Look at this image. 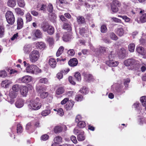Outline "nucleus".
Returning <instances> with one entry per match:
<instances>
[{
  "label": "nucleus",
  "instance_id": "f257e3e1",
  "mask_svg": "<svg viewBox=\"0 0 146 146\" xmlns=\"http://www.w3.org/2000/svg\"><path fill=\"white\" fill-rule=\"evenodd\" d=\"M40 99L38 97L31 99L28 105L29 108L32 110H37L40 108L42 104L39 102Z\"/></svg>",
  "mask_w": 146,
  "mask_h": 146
},
{
  "label": "nucleus",
  "instance_id": "f03ea898",
  "mask_svg": "<svg viewBox=\"0 0 146 146\" xmlns=\"http://www.w3.org/2000/svg\"><path fill=\"white\" fill-rule=\"evenodd\" d=\"M40 56L39 51L36 50H33L29 54V58L30 61L35 63L37 61Z\"/></svg>",
  "mask_w": 146,
  "mask_h": 146
},
{
  "label": "nucleus",
  "instance_id": "7ed1b4c3",
  "mask_svg": "<svg viewBox=\"0 0 146 146\" xmlns=\"http://www.w3.org/2000/svg\"><path fill=\"white\" fill-rule=\"evenodd\" d=\"M113 52H111L108 56V60L106 61V64L109 66H116L118 64V62L117 61L113 60L114 56Z\"/></svg>",
  "mask_w": 146,
  "mask_h": 146
},
{
  "label": "nucleus",
  "instance_id": "20e7f679",
  "mask_svg": "<svg viewBox=\"0 0 146 146\" xmlns=\"http://www.w3.org/2000/svg\"><path fill=\"white\" fill-rule=\"evenodd\" d=\"M5 17L7 23L10 25H13L15 21V17L13 13L9 11L5 13Z\"/></svg>",
  "mask_w": 146,
  "mask_h": 146
},
{
  "label": "nucleus",
  "instance_id": "39448f33",
  "mask_svg": "<svg viewBox=\"0 0 146 146\" xmlns=\"http://www.w3.org/2000/svg\"><path fill=\"white\" fill-rule=\"evenodd\" d=\"M121 5V3L117 0H113L111 4V10L114 13L117 12L119 10L118 7Z\"/></svg>",
  "mask_w": 146,
  "mask_h": 146
},
{
  "label": "nucleus",
  "instance_id": "423d86ee",
  "mask_svg": "<svg viewBox=\"0 0 146 146\" xmlns=\"http://www.w3.org/2000/svg\"><path fill=\"white\" fill-rule=\"evenodd\" d=\"M124 64L126 66H129L136 65L139 64L137 61L133 58L128 59L124 61Z\"/></svg>",
  "mask_w": 146,
  "mask_h": 146
},
{
  "label": "nucleus",
  "instance_id": "0eeeda50",
  "mask_svg": "<svg viewBox=\"0 0 146 146\" xmlns=\"http://www.w3.org/2000/svg\"><path fill=\"white\" fill-rule=\"evenodd\" d=\"M91 49L94 52H95L96 54H98L100 53L102 54H104L105 53L106 51V48L101 46L99 48V50L98 49H96L93 47L91 48Z\"/></svg>",
  "mask_w": 146,
  "mask_h": 146
},
{
  "label": "nucleus",
  "instance_id": "6e6552de",
  "mask_svg": "<svg viewBox=\"0 0 146 146\" xmlns=\"http://www.w3.org/2000/svg\"><path fill=\"white\" fill-rule=\"evenodd\" d=\"M17 95V94L15 92L11 91L9 94V98L8 99L9 102L11 104H13L15 102L14 99L16 97Z\"/></svg>",
  "mask_w": 146,
  "mask_h": 146
},
{
  "label": "nucleus",
  "instance_id": "1a4fd4ad",
  "mask_svg": "<svg viewBox=\"0 0 146 146\" xmlns=\"http://www.w3.org/2000/svg\"><path fill=\"white\" fill-rule=\"evenodd\" d=\"M83 75L84 76V79L85 81L90 82L93 81L94 78L91 74L84 72L83 74Z\"/></svg>",
  "mask_w": 146,
  "mask_h": 146
},
{
  "label": "nucleus",
  "instance_id": "9d476101",
  "mask_svg": "<svg viewBox=\"0 0 146 146\" xmlns=\"http://www.w3.org/2000/svg\"><path fill=\"white\" fill-rule=\"evenodd\" d=\"M20 91L21 95L23 96L26 97L28 92V88L25 86H22L20 88Z\"/></svg>",
  "mask_w": 146,
  "mask_h": 146
},
{
  "label": "nucleus",
  "instance_id": "9b49d317",
  "mask_svg": "<svg viewBox=\"0 0 146 146\" xmlns=\"http://www.w3.org/2000/svg\"><path fill=\"white\" fill-rule=\"evenodd\" d=\"M20 79L22 82L23 83H29L31 81L32 77L30 76L26 75Z\"/></svg>",
  "mask_w": 146,
  "mask_h": 146
},
{
  "label": "nucleus",
  "instance_id": "f8f14e48",
  "mask_svg": "<svg viewBox=\"0 0 146 146\" xmlns=\"http://www.w3.org/2000/svg\"><path fill=\"white\" fill-rule=\"evenodd\" d=\"M35 65H30L28 64L26 68V72L27 73L34 74V66Z\"/></svg>",
  "mask_w": 146,
  "mask_h": 146
},
{
  "label": "nucleus",
  "instance_id": "ddd939ff",
  "mask_svg": "<svg viewBox=\"0 0 146 146\" xmlns=\"http://www.w3.org/2000/svg\"><path fill=\"white\" fill-rule=\"evenodd\" d=\"M24 104L23 100L21 99H17L15 103V106L18 108L22 107L23 106Z\"/></svg>",
  "mask_w": 146,
  "mask_h": 146
},
{
  "label": "nucleus",
  "instance_id": "4468645a",
  "mask_svg": "<svg viewBox=\"0 0 146 146\" xmlns=\"http://www.w3.org/2000/svg\"><path fill=\"white\" fill-rule=\"evenodd\" d=\"M72 38L71 35L69 33H65L62 37L63 41L65 42L69 41Z\"/></svg>",
  "mask_w": 146,
  "mask_h": 146
},
{
  "label": "nucleus",
  "instance_id": "2eb2a0df",
  "mask_svg": "<svg viewBox=\"0 0 146 146\" xmlns=\"http://www.w3.org/2000/svg\"><path fill=\"white\" fill-rule=\"evenodd\" d=\"M69 65L71 66H76L78 63L77 60L75 58L70 59L68 62Z\"/></svg>",
  "mask_w": 146,
  "mask_h": 146
},
{
  "label": "nucleus",
  "instance_id": "dca6fc26",
  "mask_svg": "<svg viewBox=\"0 0 146 146\" xmlns=\"http://www.w3.org/2000/svg\"><path fill=\"white\" fill-rule=\"evenodd\" d=\"M74 104V102L72 101V100H70L66 104V106L65 109L67 110H71Z\"/></svg>",
  "mask_w": 146,
  "mask_h": 146
},
{
  "label": "nucleus",
  "instance_id": "f3484780",
  "mask_svg": "<svg viewBox=\"0 0 146 146\" xmlns=\"http://www.w3.org/2000/svg\"><path fill=\"white\" fill-rule=\"evenodd\" d=\"M17 29H20L23 27V19L21 17L18 18L17 20Z\"/></svg>",
  "mask_w": 146,
  "mask_h": 146
},
{
  "label": "nucleus",
  "instance_id": "a211bd4d",
  "mask_svg": "<svg viewBox=\"0 0 146 146\" xmlns=\"http://www.w3.org/2000/svg\"><path fill=\"white\" fill-rule=\"evenodd\" d=\"M78 140L79 141H82L85 139V136L84 135V132L83 131H80L78 135L77 136Z\"/></svg>",
  "mask_w": 146,
  "mask_h": 146
},
{
  "label": "nucleus",
  "instance_id": "6ab92c4d",
  "mask_svg": "<svg viewBox=\"0 0 146 146\" xmlns=\"http://www.w3.org/2000/svg\"><path fill=\"white\" fill-rule=\"evenodd\" d=\"M136 50L138 53L142 55L146 54V51L144 50V48L142 47H137Z\"/></svg>",
  "mask_w": 146,
  "mask_h": 146
},
{
  "label": "nucleus",
  "instance_id": "aec40b11",
  "mask_svg": "<svg viewBox=\"0 0 146 146\" xmlns=\"http://www.w3.org/2000/svg\"><path fill=\"white\" fill-rule=\"evenodd\" d=\"M88 32V29L87 28H82L80 29L79 33L82 36H87Z\"/></svg>",
  "mask_w": 146,
  "mask_h": 146
},
{
  "label": "nucleus",
  "instance_id": "412c9836",
  "mask_svg": "<svg viewBox=\"0 0 146 146\" xmlns=\"http://www.w3.org/2000/svg\"><path fill=\"white\" fill-rule=\"evenodd\" d=\"M35 46L37 49L43 50L45 47V44L43 42H38L35 43Z\"/></svg>",
  "mask_w": 146,
  "mask_h": 146
},
{
  "label": "nucleus",
  "instance_id": "4be33fe9",
  "mask_svg": "<svg viewBox=\"0 0 146 146\" xmlns=\"http://www.w3.org/2000/svg\"><path fill=\"white\" fill-rule=\"evenodd\" d=\"M12 82L11 81L6 80L3 81L1 83V86L5 88H7L9 86L12 84Z\"/></svg>",
  "mask_w": 146,
  "mask_h": 146
},
{
  "label": "nucleus",
  "instance_id": "5701e85b",
  "mask_svg": "<svg viewBox=\"0 0 146 146\" xmlns=\"http://www.w3.org/2000/svg\"><path fill=\"white\" fill-rule=\"evenodd\" d=\"M32 48L30 44L25 45L24 46L23 49L24 52L25 54H29Z\"/></svg>",
  "mask_w": 146,
  "mask_h": 146
},
{
  "label": "nucleus",
  "instance_id": "b1692460",
  "mask_svg": "<svg viewBox=\"0 0 146 146\" xmlns=\"http://www.w3.org/2000/svg\"><path fill=\"white\" fill-rule=\"evenodd\" d=\"M36 90L37 92L40 94L42 92L45 91L46 90V88L43 86L37 85L36 86Z\"/></svg>",
  "mask_w": 146,
  "mask_h": 146
},
{
  "label": "nucleus",
  "instance_id": "393cba45",
  "mask_svg": "<svg viewBox=\"0 0 146 146\" xmlns=\"http://www.w3.org/2000/svg\"><path fill=\"white\" fill-rule=\"evenodd\" d=\"M139 103L138 102H136L133 105V107L135 108H136V109L137 110H140L139 111H138V112H139V114H143L144 113L142 109L140 108V107L139 108Z\"/></svg>",
  "mask_w": 146,
  "mask_h": 146
},
{
  "label": "nucleus",
  "instance_id": "a878e982",
  "mask_svg": "<svg viewBox=\"0 0 146 146\" xmlns=\"http://www.w3.org/2000/svg\"><path fill=\"white\" fill-rule=\"evenodd\" d=\"M49 64L52 67L54 68L56 66V62L53 58H50L49 60Z\"/></svg>",
  "mask_w": 146,
  "mask_h": 146
},
{
  "label": "nucleus",
  "instance_id": "bb28decb",
  "mask_svg": "<svg viewBox=\"0 0 146 146\" xmlns=\"http://www.w3.org/2000/svg\"><path fill=\"white\" fill-rule=\"evenodd\" d=\"M18 6L20 7L23 8L25 5V3L24 0H16Z\"/></svg>",
  "mask_w": 146,
  "mask_h": 146
},
{
  "label": "nucleus",
  "instance_id": "cd10ccee",
  "mask_svg": "<svg viewBox=\"0 0 146 146\" xmlns=\"http://www.w3.org/2000/svg\"><path fill=\"white\" fill-rule=\"evenodd\" d=\"M117 34L119 36H123L124 32L123 29L122 28H118L117 30Z\"/></svg>",
  "mask_w": 146,
  "mask_h": 146
},
{
  "label": "nucleus",
  "instance_id": "c85d7f7f",
  "mask_svg": "<svg viewBox=\"0 0 146 146\" xmlns=\"http://www.w3.org/2000/svg\"><path fill=\"white\" fill-rule=\"evenodd\" d=\"M8 5L10 7H13L16 5V2L15 0H9L7 2Z\"/></svg>",
  "mask_w": 146,
  "mask_h": 146
},
{
  "label": "nucleus",
  "instance_id": "c756f323",
  "mask_svg": "<svg viewBox=\"0 0 146 146\" xmlns=\"http://www.w3.org/2000/svg\"><path fill=\"white\" fill-rule=\"evenodd\" d=\"M35 36L37 38H40L42 37V34L40 30H36L35 32Z\"/></svg>",
  "mask_w": 146,
  "mask_h": 146
},
{
  "label": "nucleus",
  "instance_id": "7c9ffc66",
  "mask_svg": "<svg viewBox=\"0 0 146 146\" xmlns=\"http://www.w3.org/2000/svg\"><path fill=\"white\" fill-rule=\"evenodd\" d=\"M74 77L78 81L80 82L81 80V76L80 72H76L74 75Z\"/></svg>",
  "mask_w": 146,
  "mask_h": 146
},
{
  "label": "nucleus",
  "instance_id": "2f4dec72",
  "mask_svg": "<svg viewBox=\"0 0 146 146\" xmlns=\"http://www.w3.org/2000/svg\"><path fill=\"white\" fill-rule=\"evenodd\" d=\"M77 20L79 23H83L85 22V19L83 17L80 16L77 17Z\"/></svg>",
  "mask_w": 146,
  "mask_h": 146
},
{
  "label": "nucleus",
  "instance_id": "473e14b6",
  "mask_svg": "<svg viewBox=\"0 0 146 146\" xmlns=\"http://www.w3.org/2000/svg\"><path fill=\"white\" fill-rule=\"evenodd\" d=\"M50 109L45 110L42 111L41 114L43 116H46L50 114Z\"/></svg>",
  "mask_w": 146,
  "mask_h": 146
},
{
  "label": "nucleus",
  "instance_id": "72a5a7b5",
  "mask_svg": "<svg viewBox=\"0 0 146 146\" xmlns=\"http://www.w3.org/2000/svg\"><path fill=\"white\" fill-rule=\"evenodd\" d=\"M62 130V128L60 126H56L54 129V131L55 133H60Z\"/></svg>",
  "mask_w": 146,
  "mask_h": 146
},
{
  "label": "nucleus",
  "instance_id": "f704fd0d",
  "mask_svg": "<svg viewBox=\"0 0 146 146\" xmlns=\"http://www.w3.org/2000/svg\"><path fill=\"white\" fill-rule=\"evenodd\" d=\"M26 22H30L32 19V17L30 14L28 12L25 15Z\"/></svg>",
  "mask_w": 146,
  "mask_h": 146
},
{
  "label": "nucleus",
  "instance_id": "c9c22d12",
  "mask_svg": "<svg viewBox=\"0 0 146 146\" xmlns=\"http://www.w3.org/2000/svg\"><path fill=\"white\" fill-rule=\"evenodd\" d=\"M62 138L60 136H58L55 137L54 139V142H55L56 143L60 144L62 142Z\"/></svg>",
  "mask_w": 146,
  "mask_h": 146
},
{
  "label": "nucleus",
  "instance_id": "e433bc0d",
  "mask_svg": "<svg viewBox=\"0 0 146 146\" xmlns=\"http://www.w3.org/2000/svg\"><path fill=\"white\" fill-rule=\"evenodd\" d=\"M38 82L40 83L47 84L48 83V80L46 78H42L39 79Z\"/></svg>",
  "mask_w": 146,
  "mask_h": 146
},
{
  "label": "nucleus",
  "instance_id": "4c0bfd02",
  "mask_svg": "<svg viewBox=\"0 0 146 146\" xmlns=\"http://www.w3.org/2000/svg\"><path fill=\"white\" fill-rule=\"evenodd\" d=\"M20 88L21 87L18 84L15 85L13 86L12 87V89L13 91L14 92H18L20 89Z\"/></svg>",
  "mask_w": 146,
  "mask_h": 146
},
{
  "label": "nucleus",
  "instance_id": "58836bf2",
  "mask_svg": "<svg viewBox=\"0 0 146 146\" xmlns=\"http://www.w3.org/2000/svg\"><path fill=\"white\" fill-rule=\"evenodd\" d=\"M135 48V45L133 43H130L128 46V49L131 52H133L134 51Z\"/></svg>",
  "mask_w": 146,
  "mask_h": 146
},
{
  "label": "nucleus",
  "instance_id": "ea45409f",
  "mask_svg": "<svg viewBox=\"0 0 146 146\" xmlns=\"http://www.w3.org/2000/svg\"><path fill=\"white\" fill-rule=\"evenodd\" d=\"M64 90L62 87H60L58 88L56 91V94L57 95H60L62 94L64 92Z\"/></svg>",
  "mask_w": 146,
  "mask_h": 146
},
{
  "label": "nucleus",
  "instance_id": "a19ab883",
  "mask_svg": "<svg viewBox=\"0 0 146 146\" xmlns=\"http://www.w3.org/2000/svg\"><path fill=\"white\" fill-rule=\"evenodd\" d=\"M64 50V48L62 46H61L58 49L56 53L57 56H59L63 52Z\"/></svg>",
  "mask_w": 146,
  "mask_h": 146
},
{
  "label": "nucleus",
  "instance_id": "79ce46f5",
  "mask_svg": "<svg viewBox=\"0 0 146 146\" xmlns=\"http://www.w3.org/2000/svg\"><path fill=\"white\" fill-rule=\"evenodd\" d=\"M54 28L52 26L49 25L47 32L48 34L51 35L54 33Z\"/></svg>",
  "mask_w": 146,
  "mask_h": 146
},
{
  "label": "nucleus",
  "instance_id": "37998d69",
  "mask_svg": "<svg viewBox=\"0 0 146 146\" xmlns=\"http://www.w3.org/2000/svg\"><path fill=\"white\" fill-rule=\"evenodd\" d=\"M15 13L18 15H23L24 14V12L21 10V9L19 8H15Z\"/></svg>",
  "mask_w": 146,
  "mask_h": 146
},
{
  "label": "nucleus",
  "instance_id": "c03bdc74",
  "mask_svg": "<svg viewBox=\"0 0 146 146\" xmlns=\"http://www.w3.org/2000/svg\"><path fill=\"white\" fill-rule=\"evenodd\" d=\"M49 15V17L51 20L53 21L54 22L55 21V19L56 18V16L55 14L52 12L50 13Z\"/></svg>",
  "mask_w": 146,
  "mask_h": 146
},
{
  "label": "nucleus",
  "instance_id": "a18cd8bd",
  "mask_svg": "<svg viewBox=\"0 0 146 146\" xmlns=\"http://www.w3.org/2000/svg\"><path fill=\"white\" fill-rule=\"evenodd\" d=\"M140 101L142 105L145 107L146 106V96H144L141 97L140 98Z\"/></svg>",
  "mask_w": 146,
  "mask_h": 146
},
{
  "label": "nucleus",
  "instance_id": "49530a36",
  "mask_svg": "<svg viewBox=\"0 0 146 146\" xmlns=\"http://www.w3.org/2000/svg\"><path fill=\"white\" fill-rule=\"evenodd\" d=\"M50 25L48 24H43L41 25V28L44 32H46L48 30Z\"/></svg>",
  "mask_w": 146,
  "mask_h": 146
},
{
  "label": "nucleus",
  "instance_id": "de8ad7c7",
  "mask_svg": "<svg viewBox=\"0 0 146 146\" xmlns=\"http://www.w3.org/2000/svg\"><path fill=\"white\" fill-rule=\"evenodd\" d=\"M39 94L40 97L43 99L45 98L48 95V93L47 92H45V91Z\"/></svg>",
  "mask_w": 146,
  "mask_h": 146
},
{
  "label": "nucleus",
  "instance_id": "09e8293b",
  "mask_svg": "<svg viewBox=\"0 0 146 146\" xmlns=\"http://www.w3.org/2000/svg\"><path fill=\"white\" fill-rule=\"evenodd\" d=\"M77 126L79 127L83 128L86 126V123L84 121H80L78 123Z\"/></svg>",
  "mask_w": 146,
  "mask_h": 146
},
{
  "label": "nucleus",
  "instance_id": "8fccbe9b",
  "mask_svg": "<svg viewBox=\"0 0 146 146\" xmlns=\"http://www.w3.org/2000/svg\"><path fill=\"white\" fill-rule=\"evenodd\" d=\"M118 17L122 18L123 20H124L125 21V22H129V21H130V19L129 18L127 17L126 16H122L118 15Z\"/></svg>",
  "mask_w": 146,
  "mask_h": 146
},
{
  "label": "nucleus",
  "instance_id": "3c124183",
  "mask_svg": "<svg viewBox=\"0 0 146 146\" xmlns=\"http://www.w3.org/2000/svg\"><path fill=\"white\" fill-rule=\"evenodd\" d=\"M63 28L67 30H70L71 29V27L70 24L66 23L63 25Z\"/></svg>",
  "mask_w": 146,
  "mask_h": 146
},
{
  "label": "nucleus",
  "instance_id": "603ef678",
  "mask_svg": "<svg viewBox=\"0 0 146 146\" xmlns=\"http://www.w3.org/2000/svg\"><path fill=\"white\" fill-rule=\"evenodd\" d=\"M80 91L81 93L85 94L88 93V89L85 87H83L81 90H80Z\"/></svg>",
  "mask_w": 146,
  "mask_h": 146
},
{
  "label": "nucleus",
  "instance_id": "864d4df0",
  "mask_svg": "<svg viewBox=\"0 0 146 146\" xmlns=\"http://www.w3.org/2000/svg\"><path fill=\"white\" fill-rule=\"evenodd\" d=\"M140 20L142 23H144L146 22V14L144 13L141 16Z\"/></svg>",
  "mask_w": 146,
  "mask_h": 146
},
{
  "label": "nucleus",
  "instance_id": "5fc2aeb1",
  "mask_svg": "<svg viewBox=\"0 0 146 146\" xmlns=\"http://www.w3.org/2000/svg\"><path fill=\"white\" fill-rule=\"evenodd\" d=\"M110 38L113 40H116L118 39L117 37L113 33H111L110 34Z\"/></svg>",
  "mask_w": 146,
  "mask_h": 146
},
{
  "label": "nucleus",
  "instance_id": "6e6d98bb",
  "mask_svg": "<svg viewBox=\"0 0 146 146\" xmlns=\"http://www.w3.org/2000/svg\"><path fill=\"white\" fill-rule=\"evenodd\" d=\"M34 66V74H37L41 72V70L39 69L36 65H35Z\"/></svg>",
  "mask_w": 146,
  "mask_h": 146
},
{
  "label": "nucleus",
  "instance_id": "4d7b16f0",
  "mask_svg": "<svg viewBox=\"0 0 146 146\" xmlns=\"http://www.w3.org/2000/svg\"><path fill=\"white\" fill-rule=\"evenodd\" d=\"M47 41L50 46H52L54 43V40L53 38L51 37H48Z\"/></svg>",
  "mask_w": 146,
  "mask_h": 146
},
{
  "label": "nucleus",
  "instance_id": "13d9d810",
  "mask_svg": "<svg viewBox=\"0 0 146 146\" xmlns=\"http://www.w3.org/2000/svg\"><path fill=\"white\" fill-rule=\"evenodd\" d=\"M7 74L5 70L0 71V77L2 78H5L7 76Z\"/></svg>",
  "mask_w": 146,
  "mask_h": 146
},
{
  "label": "nucleus",
  "instance_id": "bf43d9fd",
  "mask_svg": "<svg viewBox=\"0 0 146 146\" xmlns=\"http://www.w3.org/2000/svg\"><path fill=\"white\" fill-rule=\"evenodd\" d=\"M107 30L106 26L105 25H102L101 28V31L102 33H105Z\"/></svg>",
  "mask_w": 146,
  "mask_h": 146
},
{
  "label": "nucleus",
  "instance_id": "052dcab7",
  "mask_svg": "<svg viewBox=\"0 0 146 146\" xmlns=\"http://www.w3.org/2000/svg\"><path fill=\"white\" fill-rule=\"evenodd\" d=\"M22 131V127L20 124H18L17 125V131L18 133H21Z\"/></svg>",
  "mask_w": 146,
  "mask_h": 146
},
{
  "label": "nucleus",
  "instance_id": "680f3d73",
  "mask_svg": "<svg viewBox=\"0 0 146 146\" xmlns=\"http://www.w3.org/2000/svg\"><path fill=\"white\" fill-rule=\"evenodd\" d=\"M47 9L48 12L52 13L53 11V7L52 4L49 3Z\"/></svg>",
  "mask_w": 146,
  "mask_h": 146
},
{
  "label": "nucleus",
  "instance_id": "e2e57ef3",
  "mask_svg": "<svg viewBox=\"0 0 146 146\" xmlns=\"http://www.w3.org/2000/svg\"><path fill=\"white\" fill-rule=\"evenodd\" d=\"M83 99V97L80 95H78L75 97V100L78 102L81 101Z\"/></svg>",
  "mask_w": 146,
  "mask_h": 146
},
{
  "label": "nucleus",
  "instance_id": "0e129e2a",
  "mask_svg": "<svg viewBox=\"0 0 146 146\" xmlns=\"http://www.w3.org/2000/svg\"><path fill=\"white\" fill-rule=\"evenodd\" d=\"M41 139L44 141L47 140L49 138V136L46 134L42 135L41 137Z\"/></svg>",
  "mask_w": 146,
  "mask_h": 146
},
{
  "label": "nucleus",
  "instance_id": "69168bd1",
  "mask_svg": "<svg viewBox=\"0 0 146 146\" xmlns=\"http://www.w3.org/2000/svg\"><path fill=\"white\" fill-rule=\"evenodd\" d=\"M125 53V50L124 48H122L119 51V55L122 57L124 56Z\"/></svg>",
  "mask_w": 146,
  "mask_h": 146
},
{
  "label": "nucleus",
  "instance_id": "338daca9",
  "mask_svg": "<svg viewBox=\"0 0 146 146\" xmlns=\"http://www.w3.org/2000/svg\"><path fill=\"white\" fill-rule=\"evenodd\" d=\"M57 114L61 116H62L64 114L63 109L61 108L59 109L57 111Z\"/></svg>",
  "mask_w": 146,
  "mask_h": 146
},
{
  "label": "nucleus",
  "instance_id": "774afa93",
  "mask_svg": "<svg viewBox=\"0 0 146 146\" xmlns=\"http://www.w3.org/2000/svg\"><path fill=\"white\" fill-rule=\"evenodd\" d=\"M70 139L71 141L74 144H76L77 143V141L76 137L74 135H72L70 137Z\"/></svg>",
  "mask_w": 146,
  "mask_h": 146
}]
</instances>
